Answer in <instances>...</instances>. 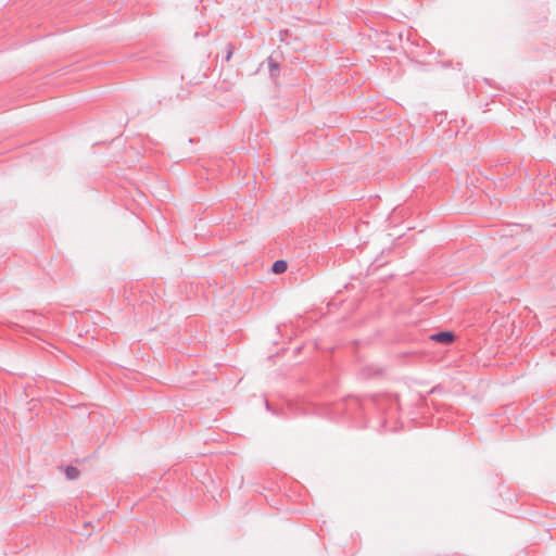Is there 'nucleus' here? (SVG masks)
Wrapping results in <instances>:
<instances>
[{"mask_svg": "<svg viewBox=\"0 0 556 556\" xmlns=\"http://www.w3.org/2000/svg\"><path fill=\"white\" fill-rule=\"evenodd\" d=\"M431 339L438 343L448 345L454 342L455 334L452 331H439L432 334Z\"/></svg>", "mask_w": 556, "mask_h": 556, "instance_id": "nucleus-1", "label": "nucleus"}, {"mask_svg": "<svg viewBox=\"0 0 556 556\" xmlns=\"http://www.w3.org/2000/svg\"><path fill=\"white\" fill-rule=\"evenodd\" d=\"M288 264L283 260H278L271 265V271L275 274H282L287 270Z\"/></svg>", "mask_w": 556, "mask_h": 556, "instance_id": "nucleus-2", "label": "nucleus"}, {"mask_svg": "<svg viewBox=\"0 0 556 556\" xmlns=\"http://www.w3.org/2000/svg\"><path fill=\"white\" fill-rule=\"evenodd\" d=\"M65 476L67 479L74 480V479L78 478L79 470L74 466H71V465L66 466L65 467Z\"/></svg>", "mask_w": 556, "mask_h": 556, "instance_id": "nucleus-3", "label": "nucleus"}, {"mask_svg": "<svg viewBox=\"0 0 556 556\" xmlns=\"http://www.w3.org/2000/svg\"><path fill=\"white\" fill-rule=\"evenodd\" d=\"M268 67L271 77H276L279 71V63L276 62L273 58L268 59Z\"/></svg>", "mask_w": 556, "mask_h": 556, "instance_id": "nucleus-4", "label": "nucleus"}, {"mask_svg": "<svg viewBox=\"0 0 556 556\" xmlns=\"http://www.w3.org/2000/svg\"><path fill=\"white\" fill-rule=\"evenodd\" d=\"M233 51H235V46L232 43H230V42L227 43V46H226V55L224 58V60L226 62H228L231 59V56L233 54Z\"/></svg>", "mask_w": 556, "mask_h": 556, "instance_id": "nucleus-5", "label": "nucleus"}, {"mask_svg": "<svg viewBox=\"0 0 556 556\" xmlns=\"http://www.w3.org/2000/svg\"><path fill=\"white\" fill-rule=\"evenodd\" d=\"M351 403L355 405H359L358 399H351Z\"/></svg>", "mask_w": 556, "mask_h": 556, "instance_id": "nucleus-6", "label": "nucleus"}, {"mask_svg": "<svg viewBox=\"0 0 556 556\" xmlns=\"http://www.w3.org/2000/svg\"><path fill=\"white\" fill-rule=\"evenodd\" d=\"M266 408L269 409V403L266 401Z\"/></svg>", "mask_w": 556, "mask_h": 556, "instance_id": "nucleus-7", "label": "nucleus"}]
</instances>
